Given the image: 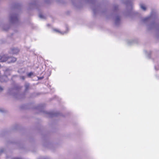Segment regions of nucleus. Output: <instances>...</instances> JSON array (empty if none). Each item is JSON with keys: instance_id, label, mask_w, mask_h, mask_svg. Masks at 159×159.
Listing matches in <instances>:
<instances>
[{"instance_id": "1", "label": "nucleus", "mask_w": 159, "mask_h": 159, "mask_svg": "<svg viewBox=\"0 0 159 159\" xmlns=\"http://www.w3.org/2000/svg\"><path fill=\"white\" fill-rule=\"evenodd\" d=\"M153 19L152 14V13L151 15L148 17H146L142 19V21L144 23H150L148 25V28L149 30H151L153 29H156L157 26L155 22H152L150 23L151 21Z\"/></svg>"}, {"instance_id": "2", "label": "nucleus", "mask_w": 159, "mask_h": 159, "mask_svg": "<svg viewBox=\"0 0 159 159\" xmlns=\"http://www.w3.org/2000/svg\"><path fill=\"white\" fill-rule=\"evenodd\" d=\"M19 20V16L18 14L15 13H11L9 16L10 22L12 23H17Z\"/></svg>"}, {"instance_id": "3", "label": "nucleus", "mask_w": 159, "mask_h": 159, "mask_svg": "<svg viewBox=\"0 0 159 159\" xmlns=\"http://www.w3.org/2000/svg\"><path fill=\"white\" fill-rule=\"evenodd\" d=\"M16 91V90L15 89H9L8 92L9 94L12 95L16 98H21L20 94L19 93H15V92Z\"/></svg>"}, {"instance_id": "4", "label": "nucleus", "mask_w": 159, "mask_h": 159, "mask_svg": "<svg viewBox=\"0 0 159 159\" xmlns=\"http://www.w3.org/2000/svg\"><path fill=\"white\" fill-rule=\"evenodd\" d=\"M114 22L115 25L118 26L121 23L120 17L119 14L116 13L115 16Z\"/></svg>"}, {"instance_id": "5", "label": "nucleus", "mask_w": 159, "mask_h": 159, "mask_svg": "<svg viewBox=\"0 0 159 159\" xmlns=\"http://www.w3.org/2000/svg\"><path fill=\"white\" fill-rule=\"evenodd\" d=\"M53 31L57 33H59L61 34L64 35L67 34L68 32V29L67 28L65 32L61 31L57 29H54Z\"/></svg>"}, {"instance_id": "6", "label": "nucleus", "mask_w": 159, "mask_h": 159, "mask_svg": "<svg viewBox=\"0 0 159 159\" xmlns=\"http://www.w3.org/2000/svg\"><path fill=\"white\" fill-rule=\"evenodd\" d=\"M16 61V58L13 57H9L8 56L7 61V62L9 63H11L14 62Z\"/></svg>"}, {"instance_id": "7", "label": "nucleus", "mask_w": 159, "mask_h": 159, "mask_svg": "<svg viewBox=\"0 0 159 159\" xmlns=\"http://www.w3.org/2000/svg\"><path fill=\"white\" fill-rule=\"evenodd\" d=\"M11 50V53L13 54H17L19 52V49L16 48H12Z\"/></svg>"}, {"instance_id": "8", "label": "nucleus", "mask_w": 159, "mask_h": 159, "mask_svg": "<svg viewBox=\"0 0 159 159\" xmlns=\"http://www.w3.org/2000/svg\"><path fill=\"white\" fill-rule=\"evenodd\" d=\"M50 117H52L54 116H57L58 115V112H50L48 113Z\"/></svg>"}, {"instance_id": "9", "label": "nucleus", "mask_w": 159, "mask_h": 159, "mask_svg": "<svg viewBox=\"0 0 159 159\" xmlns=\"http://www.w3.org/2000/svg\"><path fill=\"white\" fill-rule=\"evenodd\" d=\"M30 6L31 8H36L37 9L38 8V5L35 2H34L33 3H30Z\"/></svg>"}, {"instance_id": "10", "label": "nucleus", "mask_w": 159, "mask_h": 159, "mask_svg": "<svg viewBox=\"0 0 159 159\" xmlns=\"http://www.w3.org/2000/svg\"><path fill=\"white\" fill-rule=\"evenodd\" d=\"M140 8L143 11H145L147 10V7L144 4L142 3L140 4Z\"/></svg>"}, {"instance_id": "11", "label": "nucleus", "mask_w": 159, "mask_h": 159, "mask_svg": "<svg viewBox=\"0 0 159 159\" xmlns=\"http://www.w3.org/2000/svg\"><path fill=\"white\" fill-rule=\"evenodd\" d=\"M127 7L128 8H129V7H130L132 9L133 8V5L131 2H129V4H128Z\"/></svg>"}, {"instance_id": "12", "label": "nucleus", "mask_w": 159, "mask_h": 159, "mask_svg": "<svg viewBox=\"0 0 159 159\" xmlns=\"http://www.w3.org/2000/svg\"><path fill=\"white\" fill-rule=\"evenodd\" d=\"M25 90L26 91L28 89L29 86V84H28L26 83L25 85Z\"/></svg>"}, {"instance_id": "13", "label": "nucleus", "mask_w": 159, "mask_h": 159, "mask_svg": "<svg viewBox=\"0 0 159 159\" xmlns=\"http://www.w3.org/2000/svg\"><path fill=\"white\" fill-rule=\"evenodd\" d=\"M39 16L40 18L43 19H44L45 18V16L41 14H39Z\"/></svg>"}, {"instance_id": "14", "label": "nucleus", "mask_w": 159, "mask_h": 159, "mask_svg": "<svg viewBox=\"0 0 159 159\" xmlns=\"http://www.w3.org/2000/svg\"><path fill=\"white\" fill-rule=\"evenodd\" d=\"M6 28H5L4 27H3L2 28V29H3V30H5V31H7L9 29V27H8V26H7V25H6Z\"/></svg>"}, {"instance_id": "15", "label": "nucleus", "mask_w": 159, "mask_h": 159, "mask_svg": "<svg viewBox=\"0 0 159 159\" xmlns=\"http://www.w3.org/2000/svg\"><path fill=\"white\" fill-rule=\"evenodd\" d=\"M33 75V73L32 72H30L27 75L28 77H30L31 76Z\"/></svg>"}, {"instance_id": "16", "label": "nucleus", "mask_w": 159, "mask_h": 159, "mask_svg": "<svg viewBox=\"0 0 159 159\" xmlns=\"http://www.w3.org/2000/svg\"><path fill=\"white\" fill-rule=\"evenodd\" d=\"M4 149L3 148H2L0 149V154L2 153V152H4Z\"/></svg>"}, {"instance_id": "17", "label": "nucleus", "mask_w": 159, "mask_h": 159, "mask_svg": "<svg viewBox=\"0 0 159 159\" xmlns=\"http://www.w3.org/2000/svg\"><path fill=\"white\" fill-rule=\"evenodd\" d=\"M3 87L0 86V92H1L3 90Z\"/></svg>"}, {"instance_id": "18", "label": "nucleus", "mask_w": 159, "mask_h": 159, "mask_svg": "<svg viewBox=\"0 0 159 159\" xmlns=\"http://www.w3.org/2000/svg\"><path fill=\"white\" fill-rule=\"evenodd\" d=\"M20 79L22 80H24L25 79V77L24 76H21Z\"/></svg>"}, {"instance_id": "19", "label": "nucleus", "mask_w": 159, "mask_h": 159, "mask_svg": "<svg viewBox=\"0 0 159 159\" xmlns=\"http://www.w3.org/2000/svg\"><path fill=\"white\" fill-rule=\"evenodd\" d=\"M12 159H20V158L19 157H13L12 158Z\"/></svg>"}, {"instance_id": "20", "label": "nucleus", "mask_w": 159, "mask_h": 159, "mask_svg": "<svg viewBox=\"0 0 159 159\" xmlns=\"http://www.w3.org/2000/svg\"><path fill=\"white\" fill-rule=\"evenodd\" d=\"M117 8H118V6L117 5H116L115 6V8H114L115 10H116L117 9Z\"/></svg>"}, {"instance_id": "21", "label": "nucleus", "mask_w": 159, "mask_h": 159, "mask_svg": "<svg viewBox=\"0 0 159 159\" xmlns=\"http://www.w3.org/2000/svg\"><path fill=\"white\" fill-rule=\"evenodd\" d=\"M93 11L94 13H96V10L95 9H94V8H93Z\"/></svg>"}, {"instance_id": "22", "label": "nucleus", "mask_w": 159, "mask_h": 159, "mask_svg": "<svg viewBox=\"0 0 159 159\" xmlns=\"http://www.w3.org/2000/svg\"><path fill=\"white\" fill-rule=\"evenodd\" d=\"M0 111L1 112H3V111L1 109H0Z\"/></svg>"}, {"instance_id": "23", "label": "nucleus", "mask_w": 159, "mask_h": 159, "mask_svg": "<svg viewBox=\"0 0 159 159\" xmlns=\"http://www.w3.org/2000/svg\"><path fill=\"white\" fill-rule=\"evenodd\" d=\"M128 44H130V43L129 42H129H128Z\"/></svg>"}, {"instance_id": "24", "label": "nucleus", "mask_w": 159, "mask_h": 159, "mask_svg": "<svg viewBox=\"0 0 159 159\" xmlns=\"http://www.w3.org/2000/svg\"><path fill=\"white\" fill-rule=\"evenodd\" d=\"M48 25H48H49V24H48V25Z\"/></svg>"}]
</instances>
